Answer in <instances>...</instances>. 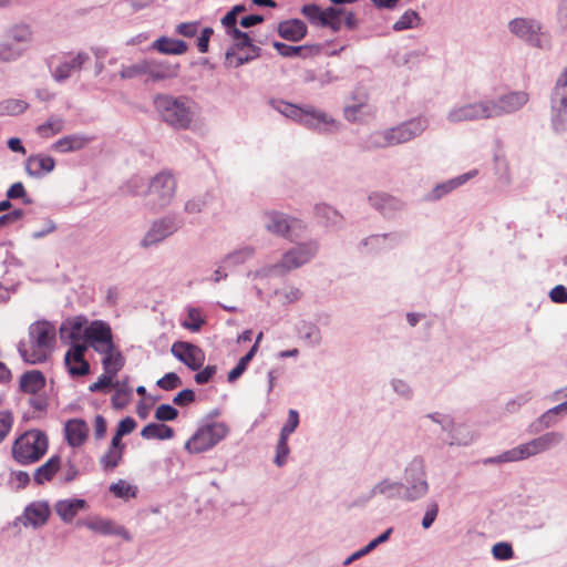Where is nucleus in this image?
Returning <instances> with one entry per match:
<instances>
[{"label": "nucleus", "instance_id": "obj_30", "mask_svg": "<svg viewBox=\"0 0 567 567\" xmlns=\"http://www.w3.org/2000/svg\"><path fill=\"white\" fill-rule=\"evenodd\" d=\"M87 60V54L78 53L70 61H64L59 66H56L53 73L54 79L56 81H63L68 79L71 75L72 71L80 70Z\"/></svg>", "mask_w": 567, "mask_h": 567}, {"label": "nucleus", "instance_id": "obj_13", "mask_svg": "<svg viewBox=\"0 0 567 567\" xmlns=\"http://www.w3.org/2000/svg\"><path fill=\"white\" fill-rule=\"evenodd\" d=\"M172 354L183 362L192 371H198L205 363L206 355L204 350L187 341H176L171 348Z\"/></svg>", "mask_w": 567, "mask_h": 567}, {"label": "nucleus", "instance_id": "obj_64", "mask_svg": "<svg viewBox=\"0 0 567 567\" xmlns=\"http://www.w3.org/2000/svg\"><path fill=\"white\" fill-rule=\"evenodd\" d=\"M550 299L557 303L567 302V289L563 285L554 287L549 293Z\"/></svg>", "mask_w": 567, "mask_h": 567}, {"label": "nucleus", "instance_id": "obj_40", "mask_svg": "<svg viewBox=\"0 0 567 567\" xmlns=\"http://www.w3.org/2000/svg\"><path fill=\"white\" fill-rule=\"evenodd\" d=\"M420 20L421 19L419 17L417 12H415L413 10H408L393 24V29L395 31L412 29V28H415L419 25Z\"/></svg>", "mask_w": 567, "mask_h": 567}, {"label": "nucleus", "instance_id": "obj_15", "mask_svg": "<svg viewBox=\"0 0 567 567\" xmlns=\"http://www.w3.org/2000/svg\"><path fill=\"white\" fill-rule=\"evenodd\" d=\"M317 251L318 245L316 241L305 243L284 254L278 266L287 271L299 268L310 261Z\"/></svg>", "mask_w": 567, "mask_h": 567}, {"label": "nucleus", "instance_id": "obj_32", "mask_svg": "<svg viewBox=\"0 0 567 567\" xmlns=\"http://www.w3.org/2000/svg\"><path fill=\"white\" fill-rule=\"evenodd\" d=\"M50 508L44 503H33L24 511L25 520L33 526H41L47 523Z\"/></svg>", "mask_w": 567, "mask_h": 567}, {"label": "nucleus", "instance_id": "obj_46", "mask_svg": "<svg viewBox=\"0 0 567 567\" xmlns=\"http://www.w3.org/2000/svg\"><path fill=\"white\" fill-rule=\"evenodd\" d=\"M154 416L161 422L174 421L178 416V411L169 404H161L156 408Z\"/></svg>", "mask_w": 567, "mask_h": 567}, {"label": "nucleus", "instance_id": "obj_41", "mask_svg": "<svg viewBox=\"0 0 567 567\" xmlns=\"http://www.w3.org/2000/svg\"><path fill=\"white\" fill-rule=\"evenodd\" d=\"M213 197L209 194H205L203 196H197L185 204V210L188 214H198L202 213L205 208L208 207V204L212 202Z\"/></svg>", "mask_w": 567, "mask_h": 567}, {"label": "nucleus", "instance_id": "obj_2", "mask_svg": "<svg viewBox=\"0 0 567 567\" xmlns=\"http://www.w3.org/2000/svg\"><path fill=\"white\" fill-rule=\"evenodd\" d=\"M563 440L564 434L561 432H547L524 444L513 447L496 457L489 458L488 463H509L526 460L550 450Z\"/></svg>", "mask_w": 567, "mask_h": 567}, {"label": "nucleus", "instance_id": "obj_38", "mask_svg": "<svg viewBox=\"0 0 567 567\" xmlns=\"http://www.w3.org/2000/svg\"><path fill=\"white\" fill-rule=\"evenodd\" d=\"M123 451L107 447L105 453L100 457V465L105 472H113L123 461Z\"/></svg>", "mask_w": 567, "mask_h": 567}, {"label": "nucleus", "instance_id": "obj_28", "mask_svg": "<svg viewBox=\"0 0 567 567\" xmlns=\"http://www.w3.org/2000/svg\"><path fill=\"white\" fill-rule=\"evenodd\" d=\"M155 50L163 54L181 55L187 52L188 45L183 40L162 37L154 41L152 45Z\"/></svg>", "mask_w": 567, "mask_h": 567}, {"label": "nucleus", "instance_id": "obj_25", "mask_svg": "<svg viewBox=\"0 0 567 567\" xmlns=\"http://www.w3.org/2000/svg\"><path fill=\"white\" fill-rule=\"evenodd\" d=\"M278 33L288 41L297 42L305 38L307 25L299 19L287 20L278 24Z\"/></svg>", "mask_w": 567, "mask_h": 567}, {"label": "nucleus", "instance_id": "obj_33", "mask_svg": "<svg viewBox=\"0 0 567 567\" xmlns=\"http://www.w3.org/2000/svg\"><path fill=\"white\" fill-rule=\"evenodd\" d=\"M141 436L145 440H171L174 430L163 423H150L142 429Z\"/></svg>", "mask_w": 567, "mask_h": 567}, {"label": "nucleus", "instance_id": "obj_45", "mask_svg": "<svg viewBox=\"0 0 567 567\" xmlns=\"http://www.w3.org/2000/svg\"><path fill=\"white\" fill-rule=\"evenodd\" d=\"M205 323L199 310L190 308L187 313V320L183 323L186 329L190 331H199L202 326Z\"/></svg>", "mask_w": 567, "mask_h": 567}, {"label": "nucleus", "instance_id": "obj_37", "mask_svg": "<svg viewBox=\"0 0 567 567\" xmlns=\"http://www.w3.org/2000/svg\"><path fill=\"white\" fill-rule=\"evenodd\" d=\"M24 52V48L18 45L16 42L8 40L4 34L3 40L0 42V61L9 62L17 60Z\"/></svg>", "mask_w": 567, "mask_h": 567}, {"label": "nucleus", "instance_id": "obj_48", "mask_svg": "<svg viewBox=\"0 0 567 567\" xmlns=\"http://www.w3.org/2000/svg\"><path fill=\"white\" fill-rule=\"evenodd\" d=\"M288 455H289L288 437L280 434L278 444H277V453H276V457H275V463L278 466H282L286 463Z\"/></svg>", "mask_w": 567, "mask_h": 567}, {"label": "nucleus", "instance_id": "obj_39", "mask_svg": "<svg viewBox=\"0 0 567 567\" xmlns=\"http://www.w3.org/2000/svg\"><path fill=\"white\" fill-rule=\"evenodd\" d=\"M64 127V121L61 117L51 116L45 123L37 127L41 137L49 138L60 133Z\"/></svg>", "mask_w": 567, "mask_h": 567}, {"label": "nucleus", "instance_id": "obj_7", "mask_svg": "<svg viewBox=\"0 0 567 567\" xmlns=\"http://www.w3.org/2000/svg\"><path fill=\"white\" fill-rule=\"evenodd\" d=\"M229 433V427L223 422H213L197 429L186 441L185 450L192 454L203 453L213 449Z\"/></svg>", "mask_w": 567, "mask_h": 567}, {"label": "nucleus", "instance_id": "obj_60", "mask_svg": "<svg viewBox=\"0 0 567 567\" xmlns=\"http://www.w3.org/2000/svg\"><path fill=\"white\" fill-rule=\"evenodd\" d=\"M106 420L104 416L97 414L93 421V431L95 440H102L106 434Z\"/></svg>", "mask_w": 567, "mask_h": 567}, {"label": "nucleus", "instance_id": "obj_31", "mask_svg": "<svg viewBox=\"0 0 567 567\" xmlns=\"http://www.w3.org/2000/svg\"><path fill=\"white\" fill-rule=\"evenodd\" d=\"M91 138L82 135H69L58 140L52 148L59 153L74 152L83 148Z\"/></svg>", "mask_w": 567, "mask_h": 567}, {"label": "nucleus", "instance_id": "obj_16", "mask_svg": "<svg viewBox=\"0 0 567 567\" xmlns=\"http://www.w3.org/2000/svg\"><path fill=\"white\" fill-rule=\"evenodd\" d=\"M406 482L410 485L405 487L403 498L414 501L426 494L429 485L424 480V471L421 462L414 461L406 468Z\"/></svg>", "mask_w": 567, "mask_h": 567}, {"label": "nucleus", "instance_id": "obj_26", "mask_svg": "<svg viewBox=\"0 0 567 567\" xmlns=\"http://www.w3.org/2000/svg\"><path fill=\"white\" fill-rule=\"evenodd\" d=\"M45 386V378L42 372L32 370L20 377V389L24 393L38 394Z\"/></svg>", "mask_w": 567, "mask_h": 567}, {"label": "nucleus", "instance_id": "obj_57", "mask_svg": "<svg viewBox=\"0 0 567 567\" xmlns=\"http://www.w3.org/2000/svg\"><path fill=\"white\" fill-rule=\"evenodd\" d=\"M115 375L113 374H107L106 372L104 374H102L96 382L92 383L90 385V391L91 392H101V391H104L105 389L110 388L112 385V381H113V378Z\"/></svg>", "mask_w": 567, "mask_h": 567}, {"label": "nucleus", "instance_id": "obj_54", "mask_svg": "<svg viewBox=\"0 0 567 567\" xmlns=\"http://www.w3.org/2000/svg\"><path fill=\"white\" fill-rule=\"evenodd\" d=\"M195 392L190 389H185L178 392L174 399L173 403L178 406H186L195 401Z\"/></svg>", "mask_w": 567, "mask_h": 567}, {"label": "nucleus", "instance_id": "obj_63", "mask_svg": "<svg viewBox=\"0 0 567 567\" xmlns=\"http://www.w3.org/2000/svg\"><path fill=\"white\" fill-rule=\"evenodd\" d=\"M439 513V506L436 503H432L427 511L425 512V515L422 520V526L427 529L431 527V525L434 523L436 516Z\"/></svg>", "mask_w": 567, "mask_h": 567}, {"label": "nucleus", "instance_id": "obj_18", "mask_svg": "<svg viewBox=\"0 0 567 567\" xmlns=\"http://www.w3.org/2000/svg\"><path fill=\"white\" fill-rule=\"evenodd\" d=\"M79 524L101 535H118L126 540H131L130 533L123 526L116 525L113 520L107 518L94 516L79 522Z\"/></svg>", "mask_w": 567, "mask_h": 567}, {"label": "nucleus", "instance_id": "obj_34", "mask_svg": "<svg viewBox=\"0 0 567 567\" xmlns=\"http://www.w3.org/2000/svg\"><path fill=\"white\" fill-rule=\"evenodd\" d=\"M8 40L16 42L18 45L25 49V45L32 41L33 32L30 25L25 23L14 24L4 33Z\"/></svg>", "mask_w": 567, "mask_h": 567}, {"label": "nucleus", "instance_id": "obj_23", "mask_svg": "<svg viewBox=\"0 0 567 567\" xmlns=\"http://www.w3.org/2000/svg\"><path fill=\"white\" fill-rule=\"evenodd\" d=\"M145 73L152 80L156 81L172 79L177 75L178 65L163 61L145 60Z\"/></svg>", "mask_w": 567, "mask_h": 567}, {"label": "nucleus", "instance_id": "obj_9", "mask_svg": "<svg viewBox=\"0 0 567 567\" xmlns=\"http://www.w3.org/2000/svg\"><path fill=\"white\" fill-rule=\"evenodd\" d=\"M176 181L168 172H161L154 176L147 190V204L154 208L166 207L175 196Z\"/></svg>", "mask_w": 567, "mask_h": 567}, {"label": "nucleus", "instance_id": "obj_62", "mask_svg": "<svg viewBox=\"0 0 567 567\" xmlns=\"http://www.w3.org/2000/svg\"><path fill=\"white\" fill-rule=\"evenodd\" d=\"M136 427V422L133 417L126 416L125 419L121 420L116 431L120 433V435H127L132 433Z\"/></svg>", "mask_w": 567, "mask_h": 567}, {"label": "nucleus", "instance_id": "obj_10", "mask_svg": "<svg viewBox=\"0 0 567 567\" xmlns=\"http://www.w3.org/2000/svg\"><path fill=\"white\" fill-rule=\"evenodd\" d=\"M265 227L268 231L282 236L290 241L301 237V233L306 229L305 224L297 218L287 217L282 213L267 212Z\"/></svg>", "mask_w": 567, "mask_h": 567}, {"label": "nucleus", "instance_id": "obj_43", "mask_svg": "<svg viewBox=\"0 0 567 567\" xmlns=\"http://www.w3.org/2000/svg\"><path fill=\"white\" fill-rule=\"evenodd\" d=\"M554 99H558L560 105L567 109V70H564L556 82Z\"/></svg>", "mask_w": 567, "mask_h": 567}, {"label": "nucleus", "instance_id": "obj_52", "mask_svg": "<svg viewBox=\"0 0 567 567\" xmlns=\"http://www.w3.org/2000/svg\"><path fill=\"white\" fill-rule=\"evenodd\" d=\"M567 413V401L549 409L546 413H544L539 417V422L545 424V427H549L553 424L551 415L559 414V413Z\"/></svg>", "mask_w": 567, "mask_h": 567}, {"label": "nucleus", "instance_id": "obj_51", "mask_svg": "<svg viewBox=\"0 0 567 567\" xmlns=\"http://www.w3.org/2000/svg\"><path fill=\"white\" fill-rule=\"evenodd\" d=\"M299 425V414L296 410H289L288 412V420L284 427L281 429L280 434L289 437L291 433L296 431V429Z\"/></svg>", "mask_w": 567, "mask_h": 567}, {"label": "nucleus", "instance_id": "obj_6", "mask_svg": "<svg viewBox=\"0 0 567 567\" xmlns=\"http://www.w3.org/2000/svg\"><path fill=\"white\" fill-rule=\"evenodd\" d=\"M83 331V338L89 346L96 352L110 351L113 344L111 327L101 320L91 322L83 329V322L76 319L71 322V331L69 338L72 341L78 340Z\"/></svg>", "mask_w": 567, "mask_h": 567}, {"label": "nucleus", "instance_id": "obj_24", "mask_svg": "<svg viewBox=\"0 0 567 567\" xmlns=\"http://www.w3.org/2000/svg\"><path fill=\"white\" fill-rule=\"evenodd\" d=\"M54 166V158L42 154L31 155L25 162L27 173L34 177H42L43 175L52 172Z\"/></svg>", "mask_w": 567, "mask_h": 567}, {"label": "nucleus", "instance_id": "obj_27", "mask_svg": "<svg viewBox=\"0 0 567 567\" xmlns=\"http://www.w3.org/2000/svg\"><path fill=\"white\" fill-rule=\"evenodd\" d=\"M61 467V457L59 455L51 456L44 464L39 466L33 475V480L38 485L50 482Z\"/></svg>", "mask_w": 567, "mask_h": 567}, {"label": "nucleus", "instance_id": "obj_36", "mask_svg": "<svg viewBox=\"0 0 567 567\" xmlns=\"http://www.w3.org/2000/svg\"><path fill=\"white\" fill-rule=\"evenodd\" d=\"M103 354L102 363L104 371L107 374L116 375L117 372L123 368L124 365V359L122 354L115 349L114 343L111 347L110 351L100 352Z\"/></svg>", "mask_w": 567, "mask_h": 567}, {"label": "nucleus", "instance_id": "obj_44", "mask_svg": "<svg viewBox=\"0 0 567 567\" xmlns=\"http://www.w3.org/2000/svg\"><path fill=\"white\" fill-rule=\"evenodd\" d=\"M183 384L182 379L175 372H168L159 380H157L156 385L165 391H172L179 388Z\"/></svg>", "mask_w": 567, "mask_h": 567}, {"label": "nucleus", "instance_id": "obj_58", "mask_svg": "<svg viewBox=\"0 0 567 567\" xmlns=\"http://www.w3.org/2000/svg\"><path fill=\"white\" fill-rule=\"evenodd\" d=\"M198 28V22H183L177 25L176 32L183 37L193 38L197 34Z\"/></svg>", "mask_w": 567, "mask_h": 567}, {"label": "nucleus", "instance_id": "obj_1", "mask_svg": "<svg viewBox=\"0 0 567 567\" xmlns=\"http://www.w3.org/2000/svg\"><path fill=\"white\" fill-rule=\"evenodd\" d=\"M55 329L47 321H38L30 326L28 340L19 343V352L30 364L44 362L53 351Z\"/></svg>", "mask_w": 567, "mask_h": 567}, {"label": "nucleus", "instance_id": "obj_47", "mask_svg": "<svg viewBox=\"0 0 567 567\" xmlns=\"http://www.w3.org/2000/svg\"><path fill=\"white\" fill-rule=\"evenodd\" d=\"M13 425V415L10 411H0V443L9 435Z\"/></svg>", "mask_w": 567, "mask_h": 567}, {"label": "nucleus", "instance_id": "obj_49", "mask_svg": "<svg viewBox=\"0 0 567 567\" xmlns=\"http://www.w3.org/2000/svg\"><path fill=\"white\" fill-rule=\"evenodd\" d=\"M466 179H467V176H464L462 178H456V179L450 181L447 183L437 185L433 190V197L434 198L442 197L443 195L447 194L455 187L462 185Z\"/></svg>", "mask_w": 567, "mask_h": 567}, {"label": "nucleus", "instance_id": "obj_50", "mask_svg": "<svg viewBox=\"0 0 567 567\" xmlns=\"http://www.w3.org/2000/svg\"><path fill=\"white\" fill-rule=\"evenodd\" d=\"M492 553L496 559L507 560L514 555L512 546L507 543H497L493 546Z\"/></svg>", "mask_w": 567, "mask_h": 567}, {"label": "nucleus", "instance_id": "obj_55", "mask_svg": "<svg viewBox=\"0 0 567 567\" xmlns=\"http://www.w3.org/2000/svg\"><path fill=\"white\" fill-rule=\"evenodd\" d=\"M456 435L452 437L453 441H451V444H458V445H465L470 443L473 439L472 434L467 430V427L463 425H458L454 429Z\"/></svg>", "mask_w": 567, "mask_h": 567}, {"label": "nucleus", "instance_id": "obj_61", "mask_svg": "<svg viewBox=\"0 0 567 567\" xmlns=\"http://www.w3.org/2000/svg\"><path fill=\"white\" fill-rule=\"evenodd\" d=\"M401 489H402L401 484H392L389 482H382L375 487L377 492H379L381 494H386L389 496L400 495Z\"/></svg>", "mask_w": 567, "mask_h": 567}, {"label": "nucleus", "instance_id": "obj_53", "mask_svg": "<svg viewBox=\"0 0 567 567\" xmlns=\"http://www.w3.org/2000/svg\"><path fill=\"white\" fill-rule=\"evenodd\" d=\"M145 73V60L141 61L136 64L123 68L121 71V76L123 79H132L138 75H143Z\"/></svg>", "mask_w": 567, "mask_h": 567}, {"label": "nucleus", "instance_id": "obj_42", "mask_svg": "<svg viewBox=\"0 0 567 567\" xmlns=\"http://www.w3.org/2000/svg\"><path fill=\"white\" fill-rule=\"evenodd\" d=\"M110 491L114 494V496L121 497V498L135 497V495H136V487L126 483L123 480H120L118 482L113 483L110 486Z\"/></svg>", "mask_w": 567, "mask_h": 567}, {"label": "nucleus", "instance_id": "obj_8", "mask_svg": "<svg viewBox=\"0 0 567 567\" xmlns=\"http://www.w3.org/2000/svg\"><path fill=\"white\" fill-rule=\"evenodd\" d=\"M156 107L163 120L175 128H187L192 122V112L186 105V99L169 95H158L155 99Z\"/></svg>", "mask_w": 567, "mask_h": 567}, {"label": "nucleus", "instance_id": "obj_5", "mask_svg": "<svg viewBox=\"0 0 567 567\" xmlns=\"http://www.w3.org/2000/svg\"><path fill=\"white\" fill-rule=\"evenodd\" d=\"M426 126V120L421 117L413 118L395 127L374 133L371 135L370 143L374 147H390L406 143L421 135Z\"/></svg>", "mask_w": 567, "mask_h": 567}, {"label": "nucleus", "instance_id": "obj_3", "mask_svg": "<svg viewBox=\"0 0 567 567\" xmlns=\"http://www.w3.org/2000/svg\"><path fill=\"white\" fill-rule=\"evenodd\" d=\"M48 436L39 430L21 434L12 444V457L21 465L38 462L48 451Z\"/></svg>", "mask_w": 567, "mask_h": 567}, {"label": "nucleus", "instance_id": "obj_35", "mask_svg": "<svg viewBox=\"0 0 567 567\" xmlns=\"http://www.w3.org/2000/svg\"><path fill=\"white\" fill-rule=\"evenodd\" d=\"M369 200L372 206L382 213H389L391 210L399 209L402 206L398 198L385 193H373L369 196Z\"/></svg>", "mask_w": 567, "mask_h": 567}, {"label": "nucleus", "instance_id": "obj_20", "mask_svg": "<svg viewBox=\"0 0 567 567\" xmlns=\"http://www.w3.org/2000/svg\"><path fill=\"white\" fill-rule=\"evenodd\" d=\"M176 229L177 227L172 219L165 218L155 221L144 236L142 246L150 247L155 245L165 239L167 236L172 235Z\"/></svg>", "mask_w": 567, "mask_h": 567}, {"label": "nucleus", "instance_id": "obj_12", "mask_svg": "<svg viewBox=\"0 0 567 567\" xmlns=\"http://www.w3.org/2000/svg\"><path fill=\"white\" fill-rule=\"evenodd\" d=\"M226 33L233 39L236 48H238V49L247 48L251 52V53H247L245 55H237L236 53L228 51L226 53V59L231 66L238 68V66L243 65L244 63H246L259 55V48L254 45L251 43L249 35L246 32H241L237 28V25L226 30Z\"/></svg>", "mask_w": 567, "mask_h": 567}, {"label": "nucleus", "instance_id": "obj_19", "mask_svg": "<svg viewBox=\"0 0 567 567\" xmlns=\"http://www.w3.org/2000/svg\"><path fill=\"white\" fill-rule=\"evenodd\" d=\"M86 348V344L74 343L65 353L64 361L72 375H84L89 372L90 365L84 359Z\"/></svg>", "mask_w": 567, "mask_h": 567}, {"label": "nucleus", "instance_id": "obj_59", "mask_svg": "<svg viewBox=\"0 0 567 567\" xmlns=\"http://www.w3.org/2000/svg\"><path fill=\"white\" fill-rule=\"evenodd\" d=\"M214 30L209 27L204 28L200 32V35L197 39L196 45L200 53H206L208 51L209 39L213 35Z\"/></svg>", "mask_w": 567, "mask_h": 567}, {"label": "nucleus", "instance_id": "obj_14", "mask_svg": "<svg viewBox=\"0 0 567 567\" xmlns=\"http://www.w3.org/2000/svg\"><path fill=\"white\" fill-rule=\"evenodd\" d=\"M447 118L452 123L492 118L488 101L465 104L450 111Z\"/></svg>", "mask_w": 567, "mask_h": 567}, {"label": "nucleus", "instance_id": "obj_11", "mask_svg": "<svg viewBox=\"0 0 567 567\" xmlns=\"http://www.w3.org/2000/svg\"><path fill=\"white\" fill-rule=\"evenodd\" d=\"M301 13L313 25L330 28L334 32L341 29L343 14L341 9L334 7L321 9L317 4H306L301 9Z\"/></svg>", "mask_w": 567, "mask_h": 567}, {"label": "nucleus", "instance_id": "obj_29", "mask_svg": "<svg viewBox=\"0 0 567 567\" xmlns=\"http://www.w3.org/2000/svg\"><path fill=\"white\" fill-rule=\"evenodd\" d=\"M85 505L83 499H63L55 504V511L63 522L69 523L85 508Z\"/></svg>", "mask_w": 567, "mask_h": 567}, {"label": "nucleus", "instance_id": "obj_21", "mask_svg": "<svg viewBox=\"0 0 567 567\" xmlns=\"http://www.w3.org/2000/svg\"><path fill=\"white\" fill-rule=\"evenodd\" d=\"M87 435L89 426L82 419H72L65 423V436L71 446H82L86 441Z\"/></svg>", "mask_w": 567, "mask_h": 567}, {"label": "nucleus", "instance_id": "obj_56", "mask_svg": "<svg viewBox=\"0 0 567 567\" xmlns=\"http://www.w3.org/2000/svg\"><path fill=\"white\" fill-rule=\"evenodd\" d=\"M216 372V365H207L195 374L194 380L197 384H206L212 380Z\"/></svg>", "mask_w": 567, "mask_h": 567}, {"label": "nucleus", "instance_id": "obj_4", "mask_svg": "<svg viewBox=\"0 0 567 567\" xmlns=\"http://www.w3.org/2000/svg\"><path fill=\"white\" fill-rule=\"evenodd\" d=\"M278 110L287 117L299 121L305 126L319 132L333 133L339 130V123L333 117L312 106L301 109L293 104L281 102Z\"/></svg>", "mask_w": 567, "mask_h": 567}, {"label": "nucleus", "instance_id": "obj_22", "mask_svg": "<svg viewBox=\"0 0 567 567\" xmlns=\"http://www.w3.org/2000/svg\"><path fill=\"white\" fill-rule=\"evenodd\" d=\"M509 29L517 37L536 44L538 41V32L540 30V25L534 20L526 19H514L509 22Z\"/></svg>", "mask_w": 567, "mask_h": 567}, {"label": "nucleus", "instance_id": "obj_17", "mask_svg": "<svg viewBox=\"0 0 567 567\" xmlns=\"http://www.w3.org/2000/svg\"><path fill=\"white\" fill-rule=\"evenodd\" d=\"M528 101L526 92H511L502 95L497 101H488L492 117H498L504 114L516 112Z\"/></svg>", "mask_w": 567, "mask_h": 567}]
</instances>
